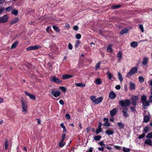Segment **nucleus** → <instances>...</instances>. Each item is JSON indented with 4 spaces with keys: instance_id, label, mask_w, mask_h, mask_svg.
Returning <instances> with one entry per match:
<instances>
[{
    "instance_id": "1",
    "label": "nucleus",
    "mask_w": 152,
    "mask_h": 152,
    "mask_svg": "<svg viewBox=\"0 0 152 152\" xmlns=\"http://www.w3.org/2000/svg\"><path fill=\"white\" fill-rule=\"evenodd\" d=\"M119 104L120 105L123 107H127L129 106L130 103V101L129 99L125 100H121L119 101Z\"/></svg>"
},
{
    "instance_id": "2",
    "label": "nucleus",
    "mask_w": 152,
    "mask_h": 152,
    "mask_svg": "<svg viewBox=\"0 0 152 152\" xmlns=\"http://www.w3.org/2000/svg\"><path fill=\"white\" fill-rule=\"evenodd\" d=\"M51 93L52 95L56 97L59 96L61 94V92L59 91L54 89L52 90Z\"/></svg>"
},
{
    "instance_id": "3",
    "label": "nucleus",
    "mask_w": 152,
    "mask_h": 152,
    "mask_svg": "<svg viewBox=\"0 0 152 152\" xmlns=\"http://www.w3.org/2000/svg\"><path fill=\"white\" fill-rule=\"evenodd\" d=\"M9 17L7 15H4L2 17H0V23H4L7 22L8 20Z\"/></svg>"
},
{
    "instance_id": "4",
    "label": "nucleus",
    "mask_w": 152,
    "mask_h": 152,
    "mask_svg": "<svg viewBox=\"0 0 152 152\" xmlns=\"http://www.w3.org/2000/svg\"><path fill=\"white\" fill-rule=\"evenodd\" d=\"M50 79L51 82L54 83H61L62 82L61 80L55 77H50Z\"/></svg>"
},
{
    "instance_id": "5",
    "label": "nucleus",
    "mask_w": 152,
    "mask_h": 152,
    "mask_svg": "<svg viewBox=\"0 0 152 152\" xmlns=\"http://www.w3.org/2000/svg\"><path fill=\"white\" fill-rule=\"evenodd\" d=\"M22 111L23 112H24L25 113H26L27 111V104L23 102L22 101Z\"/></svg>"
},
{
    "instance_id": "6",
    "label": "nucleus",
    "mask_w": 152,
    "mask_h": 152,
    "mask_svg": "<svg viewBox=\"0 0 152 152\" xmlns=\"http://www.w3.org/2000/svg\"><path fill=\"white\" fill-rule=\"evenodd\" d=\"M128 108H124L123 109L122 112L123 113V115L125 118H126L129 116V114L128 113Z\"/></svg>"
},
{
    "instance_id": "7",
    "label": "nucleus",
    "mask_w": 152,
    "mask_h": 152,
    "mask_svg": "<svg viewBox=\"0 0 152 152\" xmlns=\"http://www.w3.org/2000/svg\"><path fill=\"white\" fill-rule=\"evenodd\" d=\"M103 120L104 122L103 124V125L107 127H109L110 126V122H108V120L107 118H104Z\"/></svg>"
},
{
    "instance_id": "8",
    "label": "nucleus",
    "mask_w": 152,
    "mask_h": 152,
    "mask_svg": "<svg viewBox=\"0 0 152 152\" xmlns=\"http://www.w3.org/2000/svg\"><path fill=\"white\" fill-rule=\"evenodd\" d=\"M102 125V123L101 122L99 123V124L98 126V128L96 131V133L97 134H99V133L101 132L102 131L101 126Z\"/></svg>"
},
{
    "instance_id": "9",
    "label": "nucleus",
    "mask_w": 152,
    "mask_h": 152,
    "mask_svg": "<svg viewBox=\"0 0 152 152\" xmlns=\"http://www.w3.org/2000/svg\"><path fill=\"white\" fill-rule=\"evenodd\" d=\"M19 21V19L17 18H15L11 20L10 21V23L11 26L12 24L16 23Z\"/></svg>"
},
{
    "instance_id": "10",
    "label": "nucleus",
    "mask_w": 152,
    "mask_h": 152,
    "mask_svg": "<svg viewBox=\"0 0 152 152\" xmlns=\"http://www.w3.org/2000/svg\"><path fill=\"white\" fill-rule=\"evenodd\" d=\"M116 95L115 92L113 91H111L109 94V97L111 99H113L116 97Z\"/></svg>"
},
{
    "instance_id": "11",
    "label": "nucleus",
    "mask_w": 152,
    "mask_h": 152,
    "mask_svg": "<svg viewBox=\"0 0 152 152\" xmlns=\"http://www.w3.org/2000/svg\"><path fill=\"white\" fill-rule=\"evenodd\" d=\"M103 98L102 97H99L96 99L94 104H97L101 102Z\"/></svg>"
},
{
    "instance_id": "12",
    "label": "nucleus",
    "mask_w": 152,
    "mask_h": 152,
    "mask_svg": "<svg viewBox=\"0 0 152 152\" xmlns=\"http://www.w3.org/2000/svg\"><path fill=\"white\" fill-rule=\"evenodd\" d=\"M148 58L146 57H145L143 58L142 61V63L143 65H146L148 61Z\"/></svg>"
},
{
    "instance_id": "13",
    "label": "nucleus",
    "mask_w": 152,
    "mask_h": 152,
    "mask_svg": "<svg viewBox=\"0 0 152 152\" xmlns=\"http://www.w3.org/2000/svg\"><path fill=\"white\" fill-rule=\"evenodd\" d=\"M25 93L26 95L29 96L31 99H35V97L33 94H31L30 93H28L26 91H25Z\"/></svg>"
},
{
    "instance_id": "14",
    "label": "nucleus",
    "mask_w": 152,
    "mask_h": 152,
    "mask_svg": "<svg viewBox=\"0 0 152 152\" xmlns=\"http://www.w3.org/2000/svg\"><path fill=\"white\" fill-rule=\"evenodd\" d=\"M116 112L117 110L116 108H114L111 110L110 112L111 116L113 117L116 114Z\"/></svg>"
},
{
    "instance_id": "15",
    "label": "nucleus",
    "mask_w": 152,
    "mask_h": 152,
    "mask_svg": "<svg viewBox=\"0 0 152 152\" xmlns=\"http://www.w3.org/2000/svg\"><path fill=\"white\" fill-rule=\"evenodd\" d=\"M144 143L149 145L152 146V143L151 140L150 139H147L145 140Z\"/></svg>"
},
{
    "instance_id": "16",
    "label": "nucleus",
    "mask_w": 152,
    "mask_h": 152,
    "mask_svg": "<svg viewBox=\"0 0 152 152\" xmlns=\"http://www.w3.org/2000/svg\"><path fill=\"white\" fill-rule=\"evenodd\" d=\"M138 70L137 68L136 67H133L130 70L134 74L137 72Z\"/></svg>"
},
{
    "instance_id": "17",
    "label": "nucleus",
    "mask_w": 152,
    "mask_h": 152,
    "mask_svg": "<svg viewBox=\"0 0 152 152\" xmlns=\"http://www.w3.org/2000/svg\"><path fill=\"white\" fill-rule=\"evenodd\" d=\"M129 85L130 90H132L135 89V84L134 83L130 82Z\"/></svg>"
},
{
    "instance_id": "18",
    "label": "nucleus",
    "mask_w": 152,
    "mask_h": 152,
    "mask_svg": "<svg viewBox=\"0 0 152 152\" xmlns=\"http://www.w3.org/2000/svg\"><path fill=\"white\" fill-rule=\"evenodd\" d=\"M129 31L128 29L126 28L122 29L120 32L121 34L123 35L124 34L127 33Z\"/></svg>"
},
{
    "instance_id": "19",
    "label": "nucleus",
    "mask_w": 152,
    "mask_h": 152,
    "mask_svg": "<svg viewBox=\"0 0 152 152\" xmlns=\"http://www.w3.org/2000/svg\"><path fill=\"white\" fill-rule=\"evenodd\" d=\"M107 75L108 77L109 80H111L112 78H113V75L110 73L109 71H107Z\"/></svg>"
},
{
    "instance_id": "20",
    "label": "nucleus",
    "mask_w": 152,
    "mask_h": 152,
    "mask_svg": "<svg viewBox=\"0 0 152 152\" xmlns=\"http://www.w3.org/2000/svg\"><path fill=\"white\" fill-rule=\"evenodd\" d=\"M75 85L77 86L82 88L83 87L85 86V85L82 83H75Z\"/></svg>"
},
{
    "instance_id": "21",
    "label": "nucleus",
    "mask_w": 152,
    "mask_h": 152,
    "mask_svg": "<svg viewBox=\"0 0 152 152\" xmlns=\"http://www.w3.org/2000/svg\"><path fill=\"white\" fill-rule=\"evenodd\" d=\"M73 77V75H63L62 76L63 79L64 80L69 78H70L72 77Z\"/></svg>"
},
{
    "instance_id": "22",
    "label": "nucleus",
    "mask_w": 152,
    "mask_h": 152,
    "mask_svg": "<svg viewBox=\"0 0 152 152\" xmlns=\"http://www.w3.org/2000/svg\"><path fill=\"white\" fill-rule=\"evenodd\" d=\"M117 57L119 60H121L122 58V53L119 51L117 55Z\"/></svg>"
},
{
    "instance_id": "23",
    "label": "nucleus",
    "mask_w": 152,
    "mask_h": 152,
    "mask_svg": "<svg viewBox=\"0 0 152 152\" xmlns=\"http://www.w3.org/2000/svg\"><path fill=\"white\" fill-rule=\"evenodd\" d=\"M149 120V117L147 115L145 116L143 118V122L145 123L148 122Z\"/></svg>"
},
{
    "instance_id": "24",
    "label": "nucleus",
    "mask_w": 152,
    "mask_h": 152,
    "mask_svg": "<svg viewBox=\"0 0 152 152\" xmlns=\"http://www.w3.org/2000/svg\"><path fill=\"white\" fill-rule=\"evenodd\" d=\"M105 133L106 134H107L108 135H112L114 133L113 131L112 130H107L106 131Z\"/></svg>"
},
{
    "instance_id": "25",
    "label": "nucleus",
    "mask_w": 152,
    "mask_h": 152,
    "mask_svg": "<svg viewBox=\"0 0 152 152\" xmlns=\"http://www.w3.org/2000/svg\"><path fill=\"white\" fill-rule=\"evenodd\" d=\"M137 42H133L131 44V46L133 48H135L137 46Z\"/></svg>"
},
{
    "instance_id": "26",
    "label": "nucleus",
    "mask_w": 152,
    "mask_h": 152,
    "mask_svg": "<svg viewBox=\"0 0 152 152\" xmlns=\"http://www.w3.org/2000/svg\"><path fill=\"white\" fill-rule=\"evenodd\" d=\"M142 105H143V108H145V107H146L148 106L149 104V102L148 101H145V102H143L142 103Z\"/></svg>"
},
{
    "instance_id": "27",
    "label": "nucleus",
    "mask_w": 152,
    "mask_h": 152,
    "mask_svg": "<svg viewBox=\"0 0 152 152\" xmlns=\"http://www.w3.org/2000/svg\"><path fill=\"white\" fill-rule=\"evenodd\" d=\"M118 79L121 82H122L123 80V78L122 75L120 72H118Z\"/></svg>"
},
{
    "instance_id": "28",
    "label": "nucleus",
    "mask_w": 152,
    "mask_h": 152,
    "mask_svg": "<svg viewBox=\"0 0 152 152\" xmlns=\"http://www.w3.org/2000/svg\"><path fill=\"white\" fill-rule=\"evenodd\" d=\"M132 101H136L138 99V96H133L132 97Z\"/></svg>"
},
{
    "instance_id": "29",
    "label": "nucleus",
    "mask_w": 152,
    "mask_h": 152,
    "mask_svg": "<svg viewBox=\"0 0 152 152\" xmlns=\"http://www.w3.org/2000/svg\"><path fill=\"white\" fill-rule=\"evenodd\" d=\"M147 98L145 95H143L141 97V100L142 101V103L146 101Z\"/></svg>"
},
{
    "instance_id": "30",
    "label": "nucleus",
    "mask_w": 152,
    "mask_h": 152,
    "mask_svg": "<svg viewBox=\"0 0 152 152\" xmlns=\"http://www.w3.org/2000/svg\"><path fill=\"white\" fill-rule=\"evenodd\" d=\"M18 11L15 9L11 11V13L16 16L18 14Z\"/></svg>"
},
{
    "instance_id": "31",
    "label": "nucleus",
    "mask_w": 152,
    "mask_h": 152,
    "mask_svg": "<svg viewBox=\"0 0 152 152\" xmlns=\"http://www.w3.org/2000/svg\"><path fill=\"white\" fill-rule=\"evenodd\" d=\"M95 83L96 85H99L102 83V82L99 78H98L96 80Z\"/></svg>"
},
{
    "instance_id": "32",
    "label": "nucleus",
    "mask_w": 152,
    "mask_h": 152,
    "mask_svg": "<svg viewBox=\"0 0 152 152\" xmlns=\"http://www.w3.org/2000/svg\"><path fill=\"white\" fill-rule=\"evenodd\" d=\"M18 41H16L15 42L11 45V48H15L18 45Z\"/></svg>"
},
{
    "instance_id": "33",
    "label": "nucleus",
    "mask_w": 152,
    "mask_h": 152,
    "mask_svg": "<svg viewBox=\"0 0 152 152\" xmlns=\"http://www.w3.org/2000/svg\"><path fill=\"white\" fill-rule=\"evenodd\" d=\"M138 80L139 82L141 83H142L144 81V79L142 76H140L139 77Z\"/></svg>"
},
{
    "instance_id": "34",
    "label": "nucleus",
    "mask_w": 152,
    "mask_h": 152,
    "mask_svg": "<svg viewBox=\"0 0 152 152\" xmlns=\"http://www.w3.org/2000/svg\"><path fill=\"white\" fill-rule=\"evenodd\" d=\"M101 138V137L99 135L96 136L94 137V139L96 141H99Z\"/></svg>"
},
{
    "instance_id": "35",
    "label": "nucleus",
    "mask_w": 152,
    "mask_h": 152,
    "mask_svg": "<svg viewBox=\"0 0 152 152\" xmlns=\"http://www.w3.org/2000/svg\"><path fill=\"white\" fill-rule=\"evenodd\" d=\"M117 124H118V126H119V127L121 129H124V126L123 125V124L121 123H117Z\"/></svg>"
},
{
    "instance_id": "36",
    "label": "nucleus",
    "mask_w": 152,
    "mask_h": 152,
    "mask_svg": "<svg viewBox=\"0 0 152 152\" xmlns=\"http://www.w3.org/2000/svg\"><path fill=\"white\" fill-rule=\"evenodd\" d=\"M65 144V142L61 141L59 143V147H62L64 146Z\"/></svg>"
},
{
    "instance_id": "37",
    "label": "nucleus",
    "mask_w": 152,
    "mask_h": 152,
    "mask_svg": "<svg viewBox=\"0 0 152 152\" xmlns=\"http://www.w3.org/2000/svg\"><path fill=\"white\" fill-rule=\"evenodd\" d=\"M90 99L92 101V103L94 104L95 101L96 100V97L95 96H90Z\"/></svg>"
},
{
    "instance_id": "38",
    "label": "nucleus",
    "mask_w": 152,
    "mask_h": 152,
    "mask_svg": "<svg viewBox=\"0 0 152 152\" xmlns=\"http://www.w3.org/2000/svg\"><path fill=\"white\" fill-rule=\"evenodd\" d=\"M53 29L57 32H59V28L57 26H53Z\"/></svg>"
},
{
    "instance_id": "39",
    "label": "nucleus",
    "mask_w": 152,
    "mask_h": 152,
    "mask_svg": "<svg viewBox=\"0 0 152 152\" xmlns=\"http://www.w3.org/2000/svg\"><path fill=\"white\" fill-rule=\"evenodd\" d=\"M8 141L7 139H6V141L5 143V150H7L8 146Z\"/></svg>"
},
{
    "instance_id": "40",
    "label": "nucleus",
    "mask_w": 152,
    "mask_h": 152,
    "mask_svg": "<svg viewBox=\"0 0 152 152\" xmlns=\"http://www.w3.org/2000/svg\"><path fill=\"white\" fill-rule=\"evenodd\" d=\"M139 28L141 30V31L142 32H143L144 31V28L143 26V25L142 24H140L139 25Z\"/></svg>"
},
{
    "instance_id": "41",
    "label": "nucleus",
    "mask_w": 152,
    "mask_h": 152,
    "mask_svg": "<svg viewBox=\"0 0 152 152\" xmlns=\"http://www.w3.org/2000/svg\"><path fill=\"white\" fill-rule=\"evenodd\" d=\"M123 151L124 152H129L130 151V149L128 148L124 147L123 149Z\"/></svg>"
},
{
    "instance_id": "42",
    "label": "nucleus",
    "mask_w": 152,
    "mask_h": 152,
    "mask_svg": "<svg viewBox=\"0 0 152 152\" xmlns=\"http://www.w3.org/2000/svg\"><path fill=\"white\" fill-rule=\"evenodd\" d=\"M134 75V74L132 73L130 70L127 73L126 77H129L130 76H132Z\"/></svg>"
},
{
    "instance_id": "43",
    "label": "nucleus",
    "mask_w": 152,
    "mask_h": 152,
    "mask_svg": "<svg viewBox=\"0 0 152 152\" xmlns=\"http://www.w3.org/2000/svg\"><path fill=\"white\" fill-rule=\"evenodd\" d=\"M100 62H99L97 64H96L95 67V69L96 70H97L98 69L100 68Z\"/></svg>"
},
{
    "instance_id": "44",
    "label": "nucleus",
    "mask_w": 152,
    "mask_h": 152,
    "mask_svg": "<svg viewBox=\"0 0 152 152\" xmlns=\"http://www.w3.org/2000/svg\"><path fill=\"white\" fill-rule=\"evenodd\" d=\"M121 7L120 5H115L111 6V7L113 9H118Z\"/></svg>"
},
{
    "instance_id": "45",
    "label": "nucleus",
    "mask_w": 152,
    "mask_h": 152,
    "mask_svg": "<svg viewBox=\"0 0 152 152\" xmlns=\"http://www.w3.org/2000/svg\"><path fill=\"white\" fill-rule=\"evenodd\" d=\"M146 137L149 139L152 138V133H150L148 134L146 136Z\"/></svg>"
},
{
    "instance_id": "46",
    "label": "nucleus",
    "mask_w": 152,
    "mask_h": 152,
    "mask_svg": "<svg viewBox=\"0 0 152 152\" xmlns=\"http://www.w3.org/2000/svg\"><path fill=\"white\" fill-rule=\"evenodd\" d=\"M12 6H10L6 9V11L7 12H9L12 9Z\"/></svg>"
},
{
    "instance_id": "47",
    "label": "nucleus",
    "mask_w": 152,
    "mask_h": 152,
    "mask_svg": "<svg viewBox=\"0 0 152 152\" xmlns=\"http://www.w3.org/2000/svg\"><path fill=\"white\" fill-rule=\"evenodd\" d=\"M59 88L64 92H65L66 90V88L63 86H60Z\"/></svg>"
},
{
    "instance_id": "48",
    "label": "nucleus",
    "mask_w": 152,
    "mask_h": 152,
    "mask_svg": "<svg viewBox=\"0 0 152 152\" xmlns=\"http://www.w3.org/2000/svg\"><path fill=\"white\" fill-rule=\"evenodd\" d=\"M145 134L143 133L142 134L139 135L138 137V138L139 139H141L145 137Z\"/></svg>"
},
{
    "instance_id": "49",
    "label": "nucleus",
    "mask_w": 152,
    "mask_h": 152,
    "mask_svg": "<svg viewBox=\"0 0 152 152\" xmlns=\"http://www.w3.org/2000/svg\"><path fill=\"white\" fill-rule=\"evenodd\" d=\"M66 134L64 133L62 135L61 141L64 142V140L65 138Z\"/></svg>"
},
{
    "instance_id": "50",
    "label": "nucleus",
    "mask_w": 152,
    "mask_h": 152,
    "mask_svg": "<svg viewBox=\"0 0 152 152\" xmlns=\"http://www.w3.org/2000/svg\"><path fill=\"white\" fill-rule=\"evenodd\" d=\"M148 127L146 126L144 128L143 131L145 133H147L148 131Z\"/></svg>"
},
{
    "instance_id": "51",
    "label": "nucleus",
    "mask_w": 152,
    "mask_h": 152,
    "mask_svg": "<svg viewBox=\"0 0 152 152\" xmlns=\"http://www.w3.org/2000/svg\"><path fill=\"white\" fill-rule=\"evenodd\" d=\"M65 118L67 119H70V115L68 114H66L65 115Z\"/></svg>"
},
{
    "instance_id": "52",
    "label": "nucleus",
    "mask_w": 152,
    "mask_h": 152,
    "mask_svg": "<svg viewBox=\"0 0 152 152\" xmlns=\"http://www.w3.org/2000/svg\"><path fill=\"white\" fill-rule=\"evenodd\" d=\"M81 35L80 34H77L76 35V37L77 39H79L81 38Z\"/></svg>"
},
{
    "instance_id": "53",
    "label": "nucleus",
    "mask_w": 152,
    "mask_h": 152,
    "mask_svg": "<svg viewBox=\"0 0 152 152\" xmlns=\"http://www.w3.org/2000/svg\"><path fill=\"white\" fill-rule=\"evenodd\" d=\"M107 51L108 52L112 53L113 52V49L112 48H107Z\"/></svg>"
},
{
    "instance_id": "54",
    "label": "nucleus",
    "mask_w": 152,
    "mask_h": 152,
    "mask_svg": "<svg viewBox=\"0 0 152 152\" xmlns=\"http://www.w3.org/2000/svg\"><path fill=\"white\" fill-rule=\"evenodd\" d=\"M80 44V42L79 41H77L75 44V47H76L78 46V45Z\"/></svg>"
},
{
    "instance_id": "55",
    "label": "nucleus",
    "mask_w": 152,
    "mask_h": 152,
    "mask_svg": "<svg viewBox=\"0 0 152 152\" xmlns=\"http://www.w3.org/2000/svg\"><path fill=\"white\" fill-rule=\"evenodd\" d=\"M114 147L115 148L117 149L118 150H120L121 149V147L117 145H114Z\"/></svg>"
},
{
    "instance_id": "56",
    "label": "nucleus",
    "mask_w": 152,
    "mask_h": 152,
    "mask_svg": "<svg viewBox=\"0 0 152 152\" xmlns=\"http://www.w3.org/2000/svg\"><path fill=\"white\" fill-rule=\"evenodd\" d=\"M74 30L75 31H77L78 29V27L77 26H75L73 27Z\"/></svg>"
},
{
    "instance_id": "57",
    "label": "nucleus",
    "mask_w": 152,
    "mask_h": 152,
    "mask_svg": "<svg viewBox=\"0 0 152 152\" xmlns=\"http://www.w3.org/2000/svg\"><path fill=\"white\" fill-rule=\"evenodd\" d=\"M93 150V148L92 147H90L88 150L86 151V152H92Z\"/></svg>"
},
{
    "instance_id": "58",
    "label": "nucleus",
    "mask_w": 152,
    "mask_h": 152,
    "mask_svg": "<svg viewBox=\"0 0 152 152\" xmlns=\"http://www.w3.org/2000/svg\"><path fill=\"white\" fill-rule=\"evenodd\" d=\"M115 88L117 90H120L121 88V87L119 85H117L115 87Z\"/></svg>"
},
{
    "instance_id": "59",
    "label": "nucleus",
    "mask_w": 152,
    "mask_h": 152,
    "mask_svg": "<svg viewBox=\"0 0 152 152\" xmlns=\"http://www.w3.org/2000/svg\"><path fill=\"white\" fill-rule=\"evenodd\" d=\"M131 111L134 112H135L136 110L135 107H132L131 108Z\"/></svg>"
},
{
    "instance_id": "60",
    "label": "nucleus",
    "mask_w": 152,
    "mask_h": 152,
    "mask_svg": "<svg viewBox=\"0 0 152 152\" xmlns=\"http://www.w3.org/2000/svg\"><path fill=\"white\" fill-rule=\"evenodd\" d=\"M59 102L60 104L62 105H64V101L62 100H60Z\"/></svg>"
},
{
    "instance_id": "61",
    "label": "nucleus",
    "mask_w": 152,
    "mask_h": 152,
    "mask_svg": "<svg viewBox=\"0 0 152 152\" xmlns=\"http://www.w3.org/2000/svg\"><path fill=\"white\" fill-rule=\"evenodd\" d=\"M41 47L39 45H36L34 46H31L29 47L28 48H41Z\"/></svg>"
},
{
    "instance_id": "62",
    "label": "nucleus",
    "mask_w": 152,
    "mask_h": 152,
    "mask_svg": "<svg viewBox=\"0 0 152 152\" xmlns=\"http://www.w3.org/2000/svg\"><path fill=\"white\" fill-rule=\"evenodd\" d=\"M132 104L133 105L136 106L137 104L136 101H132Z\"/></svg>"
},
{
    "instance_id": "63",
    "label": "nucleus",
    "mask_w": 152,
    "mask_h": 152,
    "mask_svg": "<svg viewBox=\"0 0 152 152\" xmlns=\"http://www.w3.org/2000/svg\"><path fill=\"white\" fill-rule=\"evenodd\" d=\"M149 101L150 103H152V96H150L149 97Z\"/></svg>"
},
{
    "instance_id": "64",
    "label": "nucleus",
    "mask_w": 152,
    "mask_h": 152,
    "mask_svg": "<svg viewBox=\"0 0 152 152\" xmlns=\"http://www.w3.org/2000/svg\"><path fill=\"white\" fill-rule=\"evenodd\" d=\"M91 129V127H87L86 129V131L87 133H88Z\"/></svg>"
}]
</instances>
